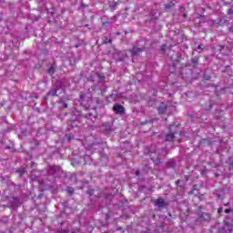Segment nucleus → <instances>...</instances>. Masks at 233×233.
Listing matches in <instances>:
<instances>
[{
  "label": "nucleus",
  "instance_id": "1",
  "mask_svg": "<svg viewBox=\"0 0 233 233\" xmlns=\"http://www.w3.org/2000/svg\"><path fill=\"white\" fill-rule=\"evenodd\" d=\"M66 91L63 88V83H60L56 86H53L50 90L47 92V97H56L65 94Z\"/></svg>",
  "mask_w": 233,
  "mask_h": 233
},
{
  "label": "nucleus",
  "instance_id": "2",
  "mask_svg": "<svg viewBox=\"0 0 233 233\" xmlns=\"http://www.w3.org/2000/svg\"><path fill=\"white\" fill-rule=\"evenodd\" d=\"M176 134L181 135V132L179 131V127L170 126L169 133L166 135V141H174V138L176 137Z\"/></svg>",
  "mask_w": 233,
  "mask_h": 233
},
{
  "label": "nucleus",
  "instance_id": "3",
  "mask_svg": "<svg viewBox=\"0 0 233 233\" xmlns=\"http://www.w3.org/2000/svg\"><path fill=\"white\" fill-rule=\"evenodd\" d=\"M47 173L49 174V176L59 177L61 176V174H63V168L61 167V166L57 165L49 166Z\"/></svg>",
  "mask_w": 233,
  "mask_h": 233
},
{
  "label": "nucleus",
  "instance_id": "4",
  "mask_svg": "<svg viewBox=\"0 0 233 233\" xmlns=\"http://www.w3.org/2000/svg\"><path fill=\"white\" fill-rule=\"evenodd\" d=\"M209 220H210V214L207 212H201V211L197 213L196 223H205Z\"/></svg>",
  "mask_w": 233,
  "mask_h": 233
},
{
  "label": "nucleus",
  "instance_id": "5",
  "mask_svg": "<svg viewBox=\"0 0 233 233\" xmlns=\"http://www.w3.org/2000/svg\"><path fill=\"white\" fill-rule=\"evenodd\" d=\"M128 57V55L127 54V51H115L113 53V58L115 61H125Z\"/></svg>",
  "mask_w": 233,
  "mask_h": 233
},
{
  "label": "nucleus",
  "instance_id": "6",
  "mask_svg": "<svg viewBox=\"0 0 233 233\" xmlns=\"http://www.w3.org/2000/svg\"><path fill=\"white\" fill-rule=\"evenodd\" d=\"M145 46H142L141 47H137L135 46L131 49H129V52L131 54V57H137V56H139V54L145 52Z\"/></svg>",
  "mask_w": 233,
  "mask_h": 233
},
{
  "label": "nucleus",
  "instance_id": "7",
  "mask_svg": "<svg viewBox=\"0 0 233 233\" xmlns=\"http://www.w3.org/2000/svg\"><path fill=\"white\" fill-rule=\"evenodd\" d=\"M112 110L118 116H125L126 109L121 104H115Z\"/></svg>",
  "mask_w": 233,
  "mask_h": 233
},
{
  "label": "nucleus",
  "instance_id": "8",
  "mask_svg": "<svg viewBox=\"0 0 233 233\" xmlns=\"http://www.w3.org/2000/svg\"><path fill=\"white\" fill-rule=\"evenodd\" d=\"M224 207H229V208L224 210L225 214H228V216L226 217V219H229L230 221L233 222V206H232V204H230V202H228V203L224 204Z\"/></svg>",
  "mask_w": 233,
  "mask_h": 233
},
{
  "label": "nucleus",
  "instance_id": "9",
  "mask_svg": "<svg viewBox=\"0 0 233 233\" xmlns=\"http://www.w3.org/2000/svg\"><path fill=\"white\" fill-rule=\"evenodd\" d=\"M170 108H172V106H167L165 103H161L160 106L157 107V111L160 114H169Z\"/></svg>",
  "mask_w": 233,
  "mask_h": 233
},
{
  "label": "nucleus",
  "instance_id": "10",
  "mask_svg": "<svg viewBox=\"0 0 233 233\" xmlns=\"http://www.w3.org/2000/svg\"><path fill=\"white\" fill-rule=\"evenodd\" d=\"M102 127L106 134H110V132H114V129L112 128V127H114V122H106L102 125Z\"/></svg>",
  "mask_w": 233,
  "mask_h": 233
},
{
  "label": "nucleus",
  "instance_id": "11",
  "mask_svg": "<svg viewBox=\"0 0 233 233\" xmlns=\"http://www.w3.org/2000/svg\"><path fill=\"white\" fill-rule=\"evenodd\" d=\"M82 157L76 156L71 159V165L73 167H79V165H83Z\"/></svg>",
  "mask_w": 233,
  "mask_h": 233
},
{
  "label": "nucleus",
  "instance_id": "12",
  "mask_svg": "<svg viewBox=\"0 0 233 233\" xmlns=\"http://www.w3.org/2000/svg\"><path fill=\"white\" fill-rule=\"evenodd\" d=\"M156 207H158V208H165L167 207V202H165V199L163 198H159L155 201Z\"/></svg>",
  "mask_w": 233,
  "mask_h": 233
},
{
  "label": "nucleus",
  "instance_id": "13",
  "mask_svg": "<svg viewBox=\"0 0 233 233\" xmlns=\"http://www.w3.org/2000/svg\"><path fill=\"white\" fill-rule=\"evenodd\" d=\"M230 21H232V18L226 16V17L220 18L218 25H219L220 26H223V25H230Z\"/></svg>",
  "mask_w": 233,
  "mask_h": 233
},
{
  "label": "nucleus",
  "instance_id": "14",
  "mask_svg": "<svg viewBox=\"0 0 233 233\" xmlns=\"http://www.w3.org/2000/svg\"><path fill=\"white\" fill-rule=\"evenodd\" d=\"M159 15H157V10H152L149 14L148 21H156L157 20Z\"/></svg>",
  "mask_w": 233,
  "mask_h": 233
},
{
  "label": "nucleus",
  "instance_id": "15",
  "mask_svg": "<svg viewBox=\"0 0 233 233\" xmlns=\"http://www.w3.org/2000/svg\"><path fill=\"white\" fill-rule=\"evenodd\" d=\"M83 161V165H90L92 163V157L86 155L80 158Z\"/></svg>",
  "mask_w": 233,
  "mask_h": 233
},
{
  "label": "nucleus",
  "instance_id": "16",
  "mask_svg": "<svg viewBox=\"0 0 233 233\" xmlns=\"http://www.w3.org/2000/svg\"><path fill=\"white\" fill-rule=\"evenodd\" d=\"M107 5H108L109 8H111V10H116L117 8V6L119 5V2L108 1Z\"/></svg>",
  "mask_w": 233,
  "mask_h": 233
},
{
  "label": "nucleus",
  "instance_id": "17",
  "mask_svg": "<svg viewBox=\"0 0 233 233\" xmlns=\"http://www.w3.org/2000/svg\"><path fill=\"white\" fill-rule=\"evenodd\" d=\"M198 63H199V57L195 56V57H193V58L191 59V66H192L194 68H196V66H198Z\"/></svg>",
  "mask_w": 233,
  "mask_h": 233
},
{
  "label": "nucleus",
  "instance_id": "18",
  "mask_svg": "<svg viewBox=\"0 0 233 233\" xmlns=\"http://www.w3.org/2000/svg\"><path fill=\"white\" fill-rule=\"evenodd\" d=\"M16 174L19 175V177H23L26 174V168H18L16 169Z\"/></svg>",
  "mask_w": 233,
  "mask_h": 233
},
{
  "label": "nucleus",
  "instance_id": "19",
  "mask_svg": "<svg viewBox=\"0 0 233 233\" xmlns=\"http://www.w3.org/2000/svg\"><path fill=\"white\" fill-rule=\"evenodd\" d=\"M168 168H176V159H171L167 163Z\"/></svg>",
  "mask_w": 233,
  "mask_h": 233
},
{
  "label": "nucleus",
  "instance_id": "20",
  "mask_svg": "<svg viewBox=\"0 0 233 233\" xmlns=\"http://www.w3.org/2000/svg\"><path fill=\"white\" fill-rule=\"evenodd\" d=\"M223 229H224V232L226 233H231L232 226H230V224H225Z\"/></svg>",
  "mask_w": 233,
  "mask_h": 233
},
{
  "label": "nucleus",
  "instance_id": "21",
  "mask_svg": "<svg viewBox=\"0 0 233 233\" xmlns=\"http://www.w3.org/2000/svg\"><path fill=\"white\" fill-rule=\"evenodd\" d=\"M102 41L104 43V45H108V43H112V38L108 37V36H103L102 37Z\"/></svg>",
  "mask_w": 233,
  "mask_h": 233
},
{
  "label": "nucleus",
  "instance_id": "22",
  "mask_svg": "<svg viewBox=\"0 0 233 233\" xmlns=\"http://www.w3.org/2000/svg\"><path fill=\"white\" fill-rule=\"evenodd\" d=\"M164 6H165V10L168 11V10H170V8H174L175 4L170 2L168 4L164 5Z\"/></svg>",
  "mask_w": 233,
  "mask_h": 233
},
{
  "label": "nucleus",
  "instance_id": "23",
  "mask_svg": "<svg viewBox=\"0 0 233 233\" xmlns=\"http://www.w3.org/2000/svg\"><path fill=\"white\" fill-rule=\"evenodd\" d=\"M94 77H97L100 82L105 80V76L98 73H94Z\"/></svg>",
  "mask_w": 233,
  "mask_h": 233
},
{
  "label": "nucleus",
  "instance_id": "24",
  "mask_svg": "<svg viewBox=\"0 0 233 233\" xmlns=\"http://www.w3.org/2000/svg\"><path fill=\"white\" fill-rule=\"evenodd\" d=\"M203 78L205 79V81H210V79H212V76L208 74H204Z\"/></svg>",
  "mask_w": 233,
  "mask_h": 233
},
{
  "label": "nucleus",
  "instance_id": "25",
  "mask_svg": "<svg viewBox=\"0 0 233 233\" xmlns=\"http://www.w3.org/2000/svg\"><path fill=\"white\" fill-rule=\"evenodd\" d=\"M66 192L69 194V196H72L74 194V187H67Z\"/></svg>",
  "mask_w": 233,
  "mask_h": 233
},
{
  "label": "nucleus",
  "instance_id": "26",
  "mask_svg": "<svg viewBox=\"0 0 233 233\" xmlns=\"http://www.w3.org/2000/svg\"><path fill=\"white\" fill-rule=\"evenodd\" d=\"M56 72V68H54V66H51L48 70H47V74H50V76L54 75Z\"/></svg>",
  "mask_w": 233,
  "mask_h": 233
},
{
  "label": "nucleus",
  "instance_id": "27",
  "mask_svg": "<svg viewBox=\"0 0 233 233\" xmlns=\"http://www.w3.org/2000/svg\"><path fill=\"white\" fill-rule=\"evenodd\" d=\"M205 46L203 45H198V47H197V50H200L198 51V54H201V52H203Z\"/></svg>",
  "mask_w": 233,
  "mask_h": 233
},
{
  "label": "nucleus",
  "instance_id": "28",
  "mask_svg": "<svg viewBox=\"0 0 233 233\" xmlns=\"http://www.w3.org/2000/svg\"><path fill=\"white\" fill-rule=\"evenodd\" d=\"M79 98L81 99V101H85V99L86 98V95L83 92H80Z\"/></svg>",
  "mask_w": 233,
  "mask_h": 233
},
{
  "label": "nucleus",
  "instance_id": "29",
  "mask_svg": "<svg viewBox=\"0 0 233 233\" xmlns=\"http://www.w3.org/2000/svg\"><path fill=\"white\" fill-rule=\"evenodd\" d=\"M153 162L155 163V165L159 166L161 165V158L157 157L156 159H153Z\"/></svg>",
  "mask_w": 233,
  "mask_h": 233
},
{
  "label": "nucleus",
  "instance_id": "30",
  "mask_svg": "<svg viewBox=\"0 0 233 233\" xmlns=\"http://www.w3.org/2000/svg\"><path fill=\"white\" fill-rule=\"evenodd\" d=\"M160 50H161L162 54H165V51L167 50V45H162Z\"/></svg>",
  "mask_w": 233,
  "mask_h": 233
},
{
  "label": "nucleus",
  "instance_id": "31",
  "mask_svg": "<svg viewBox=\"0 0 233 233\" xmlns=\"http://www.w3.org/2000/svg\"><path fill=\"white\" fill-rule=\"evenodd\" d=\"M60 103H62L64 108H68V104H66L65 101L60 100Z\"/></svg>",
  "mask_w": 233,
  "mask_h": 233
},
{
  "label": "nucleus",
  "instance_id": "32",
  "mask_svg": "<svg viewBox=\"0 0 233 233\" xmlns=\"http://www.w3.org/2000/svg\"><path fill=\"white\" fill-rule=\"evenodd\" d=\"M41 85H43V86H46V84H45V82H39V83L37 84V88H41V87H40Z\"/></svg>",
  "mask_w": 233,
  "mask_h": 233
},
{
  "label": "nucleus",
  "instance_id": "33",
  "mask_svg": "<svg viewBox=\"0 0 233 233\" xmlns=\"http://www.w3.org/2000/svg\"><path fill=\"white\" fill-rule=\"evenodd\" d=\"M144 170H145V172H148V170H150V166L146 165V166L144 167Z\"/></svg>",
  "mask_w": 233,
  "mask_h": 233
},
{
  "label": "nucleus",
  "instance_id": "34",
  "mask_svg": "<svg viewBox=\"0 0 233 233\" xmlns=\"http://www.w3.org/2000/svg\"><path fill=\"white\" fill-rule=\"evenodd\" d=\"M179 12H181V14H183V12H185V7L184 6H180L179 7Z\"/></svg>",
  "mask_w": 233,
  "mask_h": 233
},
{
  "label": "nucleus",
  "instance_id": "35",
  "mask_svg": "<svg viewBox=\"0 0 233 233\" xmlns=\"http://www.w3.org/2000/svg\"><path fill=\"white\" fill-rule=\"evenodd\" d=\"M87 81H90L91 83H94V81H96V79H94V77H89V78H87Z\"/></svg>",
  "mask_w": 233,
  "mask_h": 233
},
{
  "label": "nucleus",
  "instance_id": "36",
  "mask_svg": "<svg viewBox=\"0 0 233 233\" xmlns=\"http://www.w3.org/2000/svg\"><path fill=\"white\" fill-rule=\"evenodd\" d=\"M228 15H232V14H233V8H230V9L228 10Z\"/></svg>",
  "mask_w": 233,
  "mask_h": 233
},
{
  "label": "nucleus",
  "instance_id": "37",
  "mask_svg": "<svg viewBox=\"0 0 233 233\" xmlns=\"http://www.w3.org/2000/svg\"><path fill=\"white\" fill-rule=\"evenodd\" d=\"M217 196H218V199H223V198H224L223 195L218 194Z\"/></svg>",
  "mask_w": 233,
  "mask_h": 233
},
{
  "label": "nucleus",
  "instance_id": "38",
  "mask_svg": "<svg viewBox=\"0 0 233 233\" xmlns=\"http://www.w3.org/2000/svg\"><path fill=\"white\" fill-rule=\"evenodd\" d=\"M59 233H68V231L66 229H61Z\"/></svg>",
  "mask_w": 233,
  "mask_h": 233
},
{
  "label": "nucleus",
  "instance_id": "39",
  "mask_svg": "<svg viewBox=\"0 0 233 233\" xmlns=\"http://www.w3.org/2000/svg\"><path fill=\"white\" fill-rule=\"evenodd\" d=\"M89 195L94 196V189L89 190Z\"/></svg>",
  "mask_w": 233,
  "mask_h": 233
},
{
  "label": "nucleus",
  "instance_id": "40",
  "mask_svg": "<svg viewBox=\"0 0 233 233\" xmlns=\"http://www.w3.org/2000/svg\"><path fill=\"white\" fill-rule=\"evenodd\" d=\"M218 212V214H221V212H223V208H219Z\"/></svg>",
  "mask_w": 233,
  "mask_h": 233
},
{
  "label": "nucleus",
  "instance_id": "41",
  "mask_svg": "<svg viewBox=\"0 0 233 233\" xmlns=\"http://www.w3.org/2000/svg\"><path fill=\"white\" fill-rule=\"evenodd\" d=\"M111 23L112 22H110V21H106V22H104V25H111Z\"/></svg>",
  "mask_w": 233,
  "mask_h": 233
},
{
  "label": "nucleus",
  "instance_id": "42",
  "mask_svg": "<svg viewBox=\"0 0 233 233\" xmlns=\"http://www.w3.org/2000/svg\"><path fill=\"white\" fill-rule=\"evenodd\" d=\"M87 6H88V5H85V4H82V5H81V7H82V8H86Z\"/></svg>",
  "mask_w": 233,
  "mask_h": 233
},
{
  "label": "nucleus",
  "instance_id": "43",
  "mask_svg": "<svg viewBox=\"0 0 233 233\" xmlns=\"http://www.w3.org/2000/svg\"><path fill=\"white\" fill-rule=\"evenodd\" d=\"M182 16H183L184 18H187V17H188V15H187V14H183Z\"/></svg>",
  "mask_w": 233,
  "mask_h": 233
},
{
  "label": "nucleus",
  "instance_id": "44",
  "mask_svg": "<svg viewBox=\"0 0 233 233\" xmlns=\"http://www.w3.org/2000/svg\"><path fill=\"white\" fill-rule=\"evenodd\" d=\"M144 154H148V150H147V149H145V150H144Z\"/></svg>",
  "mask_w": 233,
  "mask_h": 233
},
{
  "label": "nucleus",
  "instance_id": "45",
  "mask_svg": "<svg viewBox=\"0 0 233 233\" xmlns=\"http://www.w3.org/2000/svg\"><path fill=\"white\" fill-rule=\"evenodd\" d=\"M136 176H139V170L136 171Z\"/></svg>",
  "mask_w": 233,
  "mask_h": 233
},
{
  "label": "nucleus",
  "instance_id": "46",
  "mask_svg": "<svg viewBox=\"0 0 233 233\" xmlns=\"http://www.w3.org/2000/svg\"><path fill=\"white\" fill-rule=\"evenodd\" d=\"M35 162H32L31 163V167H35Z\"/></svg>",
  "mask_w": 233,
  "mask_h": 233
},
{
  "label": "nucleus",
  "instance_id": "47",
  "mask_svg": "<svg viewBox=\"0 0 233 233\" xmlns=\"http://www.w3.org/2000/svg\"><path fill=\"white\" fill-rule=\"evenodd\" d=\"M45 101H46L48 99V96L44 97Z\"/></svg>",
  "mask_w": 233,
  "mask_h": 233
},
{
  "label": "nucleus",
  "instance_id": "48",
  "mask_svg": "<svg viewBox=\"0 0 233 233\" xmlns=\"http://www.w3.org/2000/svg\"><path fill=\"white\" fill-rule=\"evenodd\" d=\"M148 122H142V125H147Z\"/></svg>",
  "mask_w": 233,
  "mask_h": 233
},
{
  "label": "nucleus",
  "instance_id": "49",
  "mask_svg": "<svg viewBox=\"0 0 233 233\" xmlns=\"http://www.w3.org/2000/svg\"><path fill=\"white\" fill-rule=\"evenodd\" d=\"M6 148L9 149V148H10V146H7Z\"/></svg>",
  "mask_w": 233,
  "mask_h": 233
},
{
  "label": "nucleus",
  "instance_id": "50",
  "mask_svg": "<svg viewBox=\"0 0 233 233\" xmlns=\"http://www.w3.org/2000/svg\"><path fill=\"white\" fill-rule=\"evenodd\" d=\"M177 183H179V180L177 181Z\"/></svg>",
  "mask_w": 233,
  "mask_h": 233
},
{
  "label": "nucleus",
  "instance_id": "51",
  "mask_svg": "<svg viewBox=\"0 0 233 233\" xmlns=\"http://www.w3.org/2000/svg\"><path fill=\"white\" fill-rule=\"evenodd\" d=\"M36 145H39V142H37Z\"/></svg>",
  "mask_w": 233,
  "mask_h": 233
}]
</instances>
